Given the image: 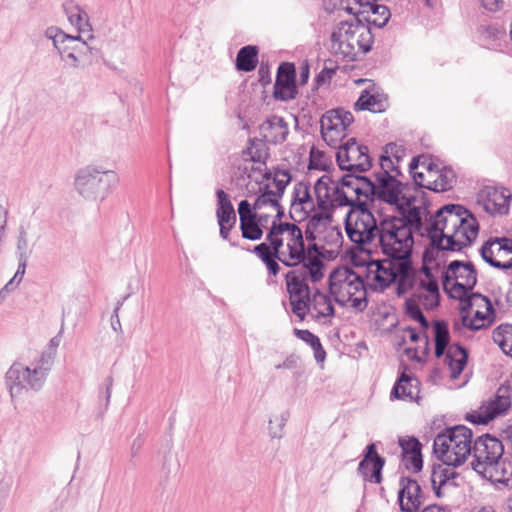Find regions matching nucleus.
Returning <instances> with one entry per match:
<instances>
[{
  "label": "nucleus",
  "instance_id": "nucleus-18",
  "mask_svg": "<svg viewBox=\"0 0 512 512\" xmlns=\"http://www.w3.org/2000/svg\"><path fill=\"white\" fill-rule=\"evenodd\" d=\"M369 82L368 87H366L360 94L358 100L354 103V109L359 111H370L373 113H381L384 112L388 106L387 97L384 94H381L377 91L374 83H371L368 79H354V84H364Z\"/></svg>",
  "mask_w": 512,
  "mask_h": 512
},
{
  "label": "nucleus",
  "instance_id": "nucleus-47",
  "mask_svg": "<svg viewBox=\"0 0 512 512\" xmlns=\"http://www.w3.org/2000/svg\"><path fill=\"white\" fill-rule=\"evenodd\" d=\"M357 163H354V174L363 173L372 167V158L369 155V149L365 145L356 147Z\"/></svg>",
  "mask_w": 512,
  "mask_h": 512
},
{
  "label": "nucleus",
  "instance_id": "nucleus-26",
  "mask_svg": "<svg viewBox=\"0 0 512 512\" xmlns=\"http://www.w3.org/2000/svg\"><path fill=\"white\" fill-rule=\"evenodd\" d=\"M366 12V10L356 11L354 9V36H357L358 47L364 54L371 50L374 39L371 25L363 23L365 20L362 18H364Z\"/></svg>",
  "mask_w": 512,
  "mask_h": 512
},
{
  "label": "nucleus",
  "instance_id": "nucleus-4",
  "mask_svg": "<svg viewBox=\"0 0 512 512\" xmlns=\"http://www.w3.org/2000/svg\"><path fill=\"white\" fill-rule=\"evenodd\" d=\"M472 431L464 425L448 427L433 443L435 455L447 466L458 467L471 455Z\"/></svg>",
  "mask_w": 512,
  "mask_h": 512
},
{
  "label": "nucleus",
  "instance_id": "nucleus-8",
  "mask_svg": "<svg viewBox=\"0 0 512 512\" xmlns=\"http://www.w3.org/2000/svg\"><path fill=\"white\" fill-rule=\"evenodd\" d=\"M308 279H310V273L303 271L299 267L285 274L291 311L300 320H304L307 315V307L311 295V290L307 283Z\"/></svg>",
  "mask_w": 512,
  "mask_h": 512
},
{
  "label": "nucleus",
  "instance_id": "nucleus-6",
  "mask_svg": "<svg viewBox=\"0 0 512 512\" xmlns=\"http://www.w3.org/2000/svg\"><path fill=\"white\" fill-rule=\"evenodd\" d=\"M503 454L504 446L498 438L489 434L481 435L471 446V455L474 458L471 463L472 468L484 478L501 480L495 477V470L501 465Z\"/></svg>",
  "mask_w": 512,
  "mask_h": 512
},
{
  "label": "nucleus",
  "instance_id": "nucleus-41",
  "mask_svg": "<svg viewBox=\"0 0 512 512\" xmlns=\"http://www.w3.org/2000/svg\"><path fill=\"white\" fill-rule=\"evenodd\" d=\"M492 338L506 355L512 357V325L498 326L493 330Z\"/></svg>",
  "mask_w": 512,
  "mask_h": 512
},
{
  "label": "nucleus",
  "instance_id": "nucleus-15",
  "mask_svg": "<svg viewBox=\"0 0 512 512\" xmlns=\"http://www.w3.org/2000/svg\"><path fill=\"white\" fill-rule=\"evenodd\" d=\"M385 459L377 452L376 444L370 443L366 446L363 459L358 465L357 472L364 481L379 484L382 481V470Z\"/></svg>",
  "mask_w": 512,
  "mask_h": 512
},
{
  "label": "nucleus",
  "instance_id": "nucleus-36",
  "mask_svg": "<svg viewBox=\"0 0 512 512\" xmlns=\"http://www.w3.org/2000/svg\"><path fill=\"white\" fill-rule=\"evenodd\" d=\"M461 313L469 312L473 309L483 311H495L490 299L480 293L469 292L463 298L458 299Z\"/></svg>",
  "mask_w": 512,
  "mask_h": 512
},
{
  "label": "nucleus",
  "instance_id": "nucleus-20",
  "mask_svg": "<svg viewBox=\"0 0 512 512\" xmlns=\"http://www.w3.org/2000/svg\"><path fill=\"white\" fill-rule=\"evenodd\" d=\"M324 252L325 249L314 242L305 246L306 261L299 268L310 273V280L313 283L319 282L324 277Z\"/></svg>",
  "mask_w": 512,
  "mask_h": 512
},
{
  "label": "nucleus",
  "instance_id": "nucleus-23",
  "mask_svg": "<svg viewBox=\"0 0 512 512\" xmlns=\"http://www.w3.org/2000/svg\"><path fill=\"white\" fill-rule=\"evenodd\" d=\"M427 182L425 188L434 192L448 191L455 182V173L451 168L443 167L434 171L432 165H428Z\"/></svg>",
  "mask_w": 512,
  "mask_h": 512
},
{
  "label": "nucleus",
  "instance_id": "nucleus-12",
  "mask_svg": "<svg viewBox=\"0 0 512 512\" xmlns=\"http://www.w3.org/2000/svg\"><path fill=\"white\" fill-rule=\"evenodd\" d=\"M512 193L504 187L486 186L477 194V204L490 215H505L509 212Z\"/></svg>",
  "mask_w": 512,
  "mask_h": 512
},
{
  "label": "nucleus",
  "instance_id": "nucleus-50",
  "mask_svg": "<svg viewBox=\"0 0 512 512\" xmlns=\"http://www.w3.org/2000/svg\"><path fill=\"white\" fill-rule=\"evenodd\" d=\"M338 66L334 65L331 60L325 62L323 69L318 73L314 79V84L316 88H319L323 84H325L328 80H330L335 74Z\"/></svg>",
  "mask_w": 512,
  "mask_h": 512
},
{
  "label": "nucleus",
  "instance_id": "nucleus-27",
  "mask_svg": "<svg viewBox=\"0 0 512 512\" xmlns=\"http://www.w3.org/2000/svg\"><path fill=\"white\" fill-rule=\"evenodd\" d=\"M467 359L468 353L463 346L458 343L449 346L444 361L448 365L452 379L459 377L467 364Z\"/></svg>",
  "mask_w": 512,
  "mask_h": 512
},
{
  "label": "nucleus",
  "instance_id": "nucleus-48",
  "mask_svg": "<svg viewBox=\"0 0 512 512\" xmlns=\"http://www.w3.org/2000/svg\"><path fill=\"white\" fill-rule=\"evenodd\" d=\"M249 144L250 145L247 147L246 153L250 156L251 161L254 163L265 164L268 158V153L263 148L264 144L253 139H249Z\"/></svg>",
  "mask_w": 512,
  "mask_h": 512
},
{
  "label": "nucleus",
  "instance_id": "nucleus-54",
  "mask_svg": "<svg viewBox=\"0 0 512 512\" xmlns=\"http://www.w3.org/2000/svg\"><path fill=\"white\" fill-rule=\"evenodd\" d=\"M332 196L331 201H333L334 207L349 206L352 208V199L347 196L346 192L339 185L333 187Z\"/></svg>",
  "mask_w": 512,
  "mask_h": 512
},
{
  "label": "nucleus",
  "instance_id": "nucleus-58",
  "mask_svg": "<svg viewBox=\"0 0 512 512\" xmlns=\"http://www.w3.org/2000/svg\"><path fill=\"white\" fill-rule=\"evenodd\" d=\"M258 81L259 83L266 87L272 82L271 72L268 62L261 61L258 69Z\"/></svg>",
  "mask_w": 512,
  "mask_h": 512
},
{
  "label": "nucleus",
  "instance_id": "nucleus-52",
  "mask_svg": "<svg viewBox=\"0 0 512 512\" xmlns=\"http://www.w3.org/2000/svg\"><path fill=\"white\" fill-rule=\"evenodd\" d=\"M288 258L292 263H296V267L300 264L304 265L306 261L305 257V246H297L295 244L287 243Z\"/></svg>",
  "mask_w": 512,
  "mask_h": 512
},
{
  "label": "nucleus",
  "instance_id": "nucleus-59",
  "mask_svg": "<svg viewBox=\"0 0 512 512\" xmlns=\"http://www.w3.org/2000/svg\"><path fill=\"white\" fill-rule=\"evenodd\" d=\"M287 232L291 236V240H292L291 244H295V245L301 246V247L305 246L303 232L296 224L289 223V228H288Z\"/></svg>",
  "mask_w": 512,
  "mask_h": 512
},
{
  "label": "nucleus",
  "instance_id": "nucleus-35",
  "mask_svg": "<svg viewBox=\"0 0 512 512\" xmlns=\"http://www.w3.org/2000/svg\"><path fill=\"white\" fill-rule=\"evenodd\" d=\"M496 318L495 311L474 310L473 317L468 312L462 313V324L470 330L477 331L489 327Z\"/></svg>",
  "mask_w": 512,
  "mask_h": 512
},
{
  "label": "nucleus",
  "instance_id": "nucleus-1",
  "mask_svg": "<svg viewBox=\"0 0 512 512\" xmlns=\"http://www.w3.org/2000/svg\"><path fill=\"white\" fill-rule=\"evenodd\" d=\"M399 216H388L377 225L370 211L363 210L354 219V253L378 237L383 254L388 260L411 257L414 236L427 237L431 247L438 251H460L478 235L476 219L461 205L448 204L427 218L424 203L415 204L414 198L398 206Z\"/></svg>",
  "mask_w": 512,
  "mask_h": 512
},
{
  "label": "nucleus",
  "instance_id": "nucleus-17",
  "mask_svg": "<svg viewBox=\"0 0 512 512\" xmlns=\"http://www.w3.org/2000/svg\"><path fill=\"white\" fill-rule=\"evenodd\" d=\"M398 491V503L401 512H418L424 503L419 483L409 477H401Z\"/></svg>",
  "mask_w": 512,
  "mask_h": 512
},
{
  "label": "nucleus",
  "instance_id": "nucleus-22",
  "mask_svg": "<svg viewBox=\"0 0 512 512\" xmlns=\"http://www.w3.org/2000/svg\"><path fill=\"white\" fill-rule=\"evenodd\" d=\"M259 129L264 141L274 145L282 144L289 134L288 123L283 117L277 115L269 117Z\"/></svg>",
  "mask_w": 512,
  "mask_h": 512
},
{
  "label": "nucleus",
  "instance_id": "nucleus-37",
  "mask_svg": "<svg viewBox=\"0 0 512 512\" xmlns=\"http://www.w3.org/2000/svg\"><path fill=\"white\" fill-rule=\"evenodd\" d=\"M258 47L254 45H246L237 53L236 69L243 72L253 71L258 64Z\"/></svg>",
  "mask_w": 512,
  "mask_h": 512
},
{
  "label": "nucleus",
  "instance_id": "nucleus-29",
  "mask_svg": "<svg viewBox=\"0 0 512 512\" xmlns=\"http://www.w3.org/2000/svg\"><path fill=\"white\" fill-rule=\"evenodd\" d=\"M359 10H366L367 12L362 19L365 20L366 23L378 28L384 27L391 17L388 7L377 4L376 2H361Z\"/></svg>",
  "mask_w": 512,
  "mask_h": 512
},
{
  "label": "nucleus",
  "instance_id": "nucleus-53",
  "mask_svg": "<svg viewBox=\"0 0 512 512\" xmlns=\"http://www.w3.org/2000/svg\"><path fill=\"white\" fill-rule=\"evenodd\" d=\"M435 344L448 346L449 331L447 324L442 321H437L434 324Z\"/></svg>",
  "mask_w": 512,
  "mask_h": 512
},
{
  "label": "nucleus",
  "instance_id": "nucleus-10",
  "mask_svg": "<svg viewBox=\"0 0 512 512\" xmlns=\"http://www.w3.org/2000/svg\"><path fill=\"white\" fill-rule=\"evenodd\" d=\"M511 406V388L501 385L493 399L480 407V412L467 415V420L473 424H487L497 416L507 412Z\"/></svg>",
  "mask_w": 512,
  "mask_h": 512
},
{
  "label": "nucleus",
  "instance_id": "nucleus-31",
  "mask_svg": "<svg viewBox=\"0 0 512 512\" xmlns=\"http://www.w3.org/2000/svg\"><path fill=\"white\" fill-rule=\"evenodd\" d=\"M65 14L67 15L70 24L77 28L79 34L92 32V26L89 22L88 14L81 9L78 4L74 2H67L63 5Z\"/></svg>",
  "mask_w": 512,
  "mask_h": 512
},
{
  "label": "nucleus",
  "instance_id": "nucleus-63",
  "mask_svg": "<svg viewBox=\"0 0 512 512\" xmlns=\"http://www.w3.org/2000/svg\"><path fill=\"white\" fill-rule=\"evenodd\" d=\"M404 461H405L406 467L407 468L411 467L414 470V472L420 471L423 467V459H422L421 452L408 455V459L404 460Z\"/></svg>",
  "mask_w": 512,
  "mask_h": 512
},
{
  "label": "nucleus",
  "instance_id": "nucleus-30",
  "mask_svg": "<svg viewBox=\"0 0 512 512\" xmlns=\"http://www.w3.org/2000/svg\"><path fill=\"white\" fill-rule=\"evenodd\" d=\"M307 313H311L316 319L332 317L334 315V307L330 298L319 289H316L313 295L309 297Z\"/></svg>",
  "mask_w": 512,
  "mask_h": 512
},
{
  "label": "nucleus",
  "instance_id": "nucleus-5",
  "mask_svg": "<svg viewBox=\"0 0 512 512\" xmlns=\"http://www.w3.org/2000/svg\"><path fill=\"white\" fill-rule=\"evenodd\" d=\"M119 183L114 170L98 165L80 168L74 178V187L80 196L90 201H103Z\"/></svg>",
  "mask_w": 512,
  "mask_h": 512
},
{
  "label": "nucleus",
  "instance_id": "nucleus-19",
  "mask_svg": "<svg viewBox=\"0 0 512 512\" xmlns=\"http://www.w3.org/2000/svg\"><path fill=\"white\" fill-rule=\"evenodd\" d=\"M354 214L357 216L363 211H369L368 207L376 198V181L368 176L354 174Z\"/></svg>",
  "mask_w": 512,
  "mask_h": 512
},
{
  "label": "nucleus",
  "instance_id": "nucleus-60",
  "mask_svg": "<svg viewBox=\"0 0 512 512\" xmlns=\"http://www.w3.org/2000/svg\"><path fill=\"white\" fill-rule=\"evenodd\" d=\"M505 465H506V462L502 458L501 465L497 466V468L495 470V475H496L495 477H498L501 480H492L493 482L508 484V482L511 480L512 469H511V471H508Z\"/></svg>",
  "mask_w": 512,
  "mask_h": 512
},
{
  "label": "nucleus",
  "instance_id": "nucleus-40",
  "mask_svg": "<svg viewBox=\"0 0 512 512\" xmlns=\"http://www.w3.org/2000/svg\"><path fill=\"white\" fill-rule=\"evenodd\" d=\"M398 147L395 143H388L385 146V154L380 156V171L376 172L375 176H383V174H392L396 176H401V172L399 168L394 164L392 159L388 156V154H393L397 161H399V156H397Z\"/></svg>",
  "mask_w": 512,
  "mask_h": 512
},
{
  "label": "nucleus",
  "instance_id": "nucleus-51",
  "mask_svg": "<svg viewBox=\"0 0 512 512\" xmlns=\"http://www.w3.org/2000/svg\"><path fill=\"white\" fill-rule=\"evenodd\" d=\"M289 413L287 411L281 413V415L276 418L277 425L273 426V421H269V435L275 439H281L283 437V428L288 420Z\"/></svg>",
  "mask_w": 512,
  "mask_h": 512
},
{
  "label": "nucleus",
  "instance_id": "nucleus-21",
  "mask_svg": "<svg viewBox=\"0 0 512 512\" xmlns=\"http://www.w3.org/2000/svg\"><path fill=\"white\" fill-rule=\"evenodd\" d=\"M352 21H341L331 34V48L336 55L352 60Z\"/></svg>",
  "mask_w": 512,
  "mask_h": 512
},
{
  "label": "nucleus",
  "instance_id": "nucleus-11",
  "mask_svg": "<svg viewBox=\"0 0 512 512\" xmlns=\"http://www.w3.org/2000/svg\"><path fill=\"white\" fill-rule=\"evenodd\" d=\"M299 94L296 66L292 62H281L276 71L273 98L276 101L288 102Z\"/></svg>",
  "mask_w": 512,
  "mask_h": 512
},
{
  "label": "nucleus",
  "instance_id": "nucleus-42",
  "mask_svg": "<svg viewBox=\"0 0 512 512\" xmlns=\"http://www.w3.org/2000/svg\"><path fill=\"white\" fill-rule=\"evenodd\" d=\"M241 235L244 239L256 241L260 240L263 236V229L259 225V218L253 216L252 219H248L240 222Z\"/></svg>",
  "mask_w": 512,
  "mask_h": 512
},
{
  "label": "nucleus",
  "instance_id": "nucleus-46",
  "mask_svg": "<svg viewBox=\"0 0 512 512\" xmlns=\"http://www.w3.org/2000/svg\"><path fill=\"white\" fill-rule=\"evenodd\" d=\"M418 299L414 296L406 300V313L411 317L413 320L419 322L421 327L423 329H427L429 327V322L424 316L423 312L421 311L419 305H418Z\"/></svg>",
  "mask_w": 512,
  "mask_h": 512
},
{
  "label": "nucleus",
  "instance_id": "nucleus-25",
  "mask_svg": "<svg viewBox=\"0 0 512 512\" xmlns=\"http://www.w3.org/2000/svg\"><path fill=\"white\" fill-rule=\"evenodd\" d=\"M419 380L408 375L405 371L399 376L392 391L391 398L416 400L419 396Z\"/></svg>",
  "mask_w": 512,
  "mask_h": 512
},
{
  "label": "nucleus",
  "instance_id": "nucleus-32",
  "mask_svg": "<svg viewBox=\"0 0 512 512\" xmlns=\"http://www.w3.org/2000/svg\"><path fill=\"white\" fill-rule=\"evenodd\" d=\"M333 183L334 181L330 175H323L314 184V193L319 210L334 209L333 201H331L333 188L330 187Z\"/></svg>",
  "mask_w": 512,
  "mask_h": 512
},
{
  "label": "nucleus",
  "instance_id": "nucleus-2",
  "mask_svg": "<svg viewBox=\"0 0 512 512\" xmlns=\"http://www.w3.org/2000/svg\"><path fill=\"white\" fill-rule=\"evenodd\" d=\"M396 284L398 296L416 287V270L411 257L397 260H374L370 254L362 257L354 253V295L366 290L383 291L390 284Z\"/></svg>",
  "mask_w": 512,
  "mask_h": 512
},
{
  "label": "nucleus",
  "instance_id": "nucleus-38",
  "mask_svg": "<svg viewBox=\"0 0 512 512\" xmlns=\"http://www.w3.org/2000/svg\"><path fill=\"white\" fill-rule=\"evenodd\" d=\"M482 259L487 262L490 266L501 269L503 271L512 270V258L508 261H502L496 257V247L492 240L487 241L483 244L480 249Z\"/></svg>",
  "mask_w": 512,
  "mask_h": 512
},
{
  "label": "nucleus",
  "instance_id": "nucleus-7",
  "mask_svg": "<svg viewBox=\"0 0 512 512\" xmlns=\"http://www.w3.org/2000/svg\"><path fill=\"white\" fill-rule=\"evenodd\" d=\"M477 283V272L472 262L454 260L443 273V289L453 299L463 298Z\"/></svg>",
  "mask_w": 512,
  "mask_h": 512
},
{
  "label": "nucleus",
  "instance_id": "nucleus-34",
  "mask_svg": "<svg viewBox=\"0 0 512 512\" xmlns=\"http://www.w3.org/2000/svg\"><path fill=\"white\" fill-rule=\"evenodd\" d=\"M455 476L456 472L453 470V466H447L443 464L433 468L431 474V483L438 498L443 497V488L446 485H449Z\"/></svg>",
  "mask_w": 512,
  "mask_h": 512
},
{
  "label": "nucleus",
  "instance_id": "nucleus-9",
  "mask_svg": "<svg viewBox=\"0 0 512 512\" xmlns=\"http://www.w3.org/2000/svg\"><path fill=\"white\" fill-rule=\"evenodd\" d=\"M349 112L341 108L332 109L322 115L320 119V128L322 139L332 148L346 137V130L350 125Z\"/></svg>",
  "mask_w": 512,
  "mask_h": 512
},
{
  "label": "nucleus",
  "instance_id": "nucleus-61",
  "mask_svg": "<svg viewBox=\"0 0 512 512\" xmlns=\"http://www.w3.org/2000/svg\"><path fill=\"white\" fill-rule=\"evenodd\" d=\"M28 239L27 232L23 227L19 229V237L17 241V250L19 252V258H27Z\"/></svg>",
  "mask_w": 512,
  "mask_h": 512
},
{
  "label": "nucleus",
  "instance_id": "nucleus-44",
  "mask_svg": "<svg viewBox=\"0 0 512 512\" xmlns=\"http://www.w3.org/2000/svg\"><path fill=\"white\" fill-rule=\"evenodd\" d=\"M292 181V175L288 169L274 168L273 183L276 187L274 190L277 198L280 200L284 195L286 187Z\"/></svg>",
  "mask_w": 512,
  "mask_h": 512
},
{
  "label": "nucleus",
  "instance_id": "nucleus-33",
  "mask_svg": "<svg viewBox=\"0 0 512 512\" xmlns=\"http://www.w3.org/2000/svg\"><path fill=\"white\" fill-rule=\"evenodd\" d=\"M217 210L216 217L218 224H236V213L229 199L228 194L223 189L216 191Z\"/></svg>",
  "mask_w": 512,
  "mask_h": 512
},
{
  "label": "nucleus",
  "instance_id": "nucleus-45",
  "mask_svg": "<svg viewBox=\"0 0 512 512\" xmlns=\"http://www.w3.org/2000/svg\"><path fill=\"white\" fill-rule=\"evenodd\" d=\"M320 213H315L309 217L307 225L314 228L315 230L325 229L331 224L333 220L334 209L326 208V210H320Z\"/></svg>",
  "mask_w": 512,
  "mask_h": 512
},
{
  "label": "nucleus",
  "instance_id": "nucleus-49",
  "mask_svg": "<svg viewBox=\"0 0 512 512\" xmlns=\"http://www.w3.org/2000/svg\"><path fill=\"white\" fill-rule=\"evenodd\" d=\"M399 446L402 449L403 460L408 459V455L421 452L422 445L415 437H408L399 440Z\"/></svg>",
  "mask_w": 512,
  "mask_h": 512
},
{
  "label": "nucleus",
  "instance_id": "nucleus-62",
  "mask_svg": "<svg viewBox=\"0 0 512 512\" xmlns=\"http://www.w3.org/2000/svg\"><path fill=\"white\" fill-rule=\"evenodd\" d=\"M289 228V222H276L274 220L272 225L267 233L266 239H270L271 236L278 237L279 235L287 232Z\"/></svg>",
  "mask_w": 512,
  "mask_h": 512
},
{
  "label": "nucleus",
  "instance_id": "nucleus-43",
  "mask_svg": "<svg viewBox=\"0 0 512 512\" xmlns=\"http://www.w3.org/2000/svg\"><path fill=\"white\" fill-rule=\"evenodd\" d=\"M352 147V138L346 139L345 141H341L335 149H338L336 152V161L339 168L346 172L352 171V164L350 163V155L349 151Z\"/></svg>",
  "mask_w": 512,
  "mask_h": 512
},
{
  "label": "nucleus",
  "instance_id": "nucleus-39",
  "mask_svg": "<svg viewBox=\"0 0 512 512\" xmlns=\"http://www.w3.org/2000/svg\"><path fill=\"white\" fill-rule=\"evenodd\" d=\"M294 334L298 339H301L302 341L309 344V346L312 348L314 352V358L318 363L324 362L326 358V351L324 350L318 336H316L307 329L297 328L294 329Z\"/></svg>",
  "mask_w": 512,
  "mask_h": 512
},
{
  "label": "nucleus",
  "instance_id": "nucleus-56",
  "mask_svg": "<svg viewBox=\"0 0 512 512\" xmlns=\"http://www.w3.org/2000/svg\"><path fill=\"white\" fill-rule=\"evenodd\" d=\"M351 287L352 286H346V285H343V286H339L338 290H339V295L338 294H331L334 298V301L341 305V306H344L346 305L347 303H349L350 301H352V291H351Z\"/></svg>",
  "mask_w": 512,
  "mask_h": 512
},
{
  "label": "nucleus",
  "instance_id": "nucleus-13",
  "mask_svg": "<svg viewBox=\"0 0 512 512\" xmlns=\"http://www.w3.org/2000/svg\"><path fill=\"white\" fill-rule=\"evenodd\" d=\"M413 296L426 309H434L439 305L438 281L429 268L423 267L420 271H416V287Z\"/></svg>",
  "mask_w": 512,
  "mask_h": 512
},
{
  "label": "nucleus",
  "instance_id": "nucleus-14",
  "mask_svg": "<svg viewBox=\"0 0 512 512\" xmlns=\"http://www.w3.org/2000/svg\"><path fill=\"white\" fill-rule=\"evenodd\" d=\"M375 179L377 199L396 205L397 208L399 205L404 204L407 198H414L416 200L414 196L406 197L403 195L400 197L403 184L397 179L396 175L384 173L383 176H375Z\"/></svg>",
  "mask_w": 512,
  "mask_h": 512
},
{
  "label": "nucleus",
  "instance_id": "nucleus-24",
  "mask_svg": "<svg viewBox=\"0 0 512 512\" xmlns=\"http://www.w3.org/2000/svg\"><path fill=\"white\" fill-rule=\"evenodd\" d=\"M345 257L350 264L348 263L344 267L334 268L329 275L328 283L330 294L339 295V286H352V280L350 279V276H352V246L346 247Z\"/></svg>",
  "mask_w": 512,
  "mask_h": 512
},
{
  "label": "nucleus",
  "instance_id": "nucleus-16",
  "mask_svg": "<svg viewBox=\"0 0 512 512\" xmlns=\"http://www.w3.org/2000/svg\"><path fill=\"white\" fill-rule=\"evenodd\" d=\"M315 210L310 193V183L300 181L294 185L293 197L289 218L295 222H301L309 217V213Z\"/></svg>",
  "mask_w": 512,
  "mask_h": 512
},
{
  "label": "nucleus",
  "instance_id": "nucleus-64",
  "mask_svg": "<svg viewBox=\"0 0 512 512\" xmlns=\"http://www.w3.org/2000/svg\"><path fill=\"white\" fill-rule=\"evenodd\" d=\"M252 252L261 260L264 261L267 258L274 256L272 254L271 248L269 245L265 242H262L256 246H254Z\"/></svg>",
  "mask_w": 512,
  "mask_h": 512
},
{
  "label": "nucleus",
  "instance_id": "nucleus-28",
  "mask_svg": "<svg viewBox=\"0 0 512 512\" xmlns=\"http://www.w3.org/2000/svg\"><path fill=\"white\" fill-rule=\"evenodd\" d=\"M77 41H81L80 35L72 36V35L64 33L62 30L56 31L55 35L53 36V45L55 46V48L58 50V52L61 55L65 54L68 49L77 51L82 55H87L88 53L91 55H94V54L98 53L97 49H94V48L88 46L87 43L84 41L80 45L61 46V45L65 44V42L75 43Z\"/></svg>",
  "mask_w": 512,
  "mask_h": 512
},
{
  "label": "nucleus",
  "instance_id": "nucleus-57",
  "mask_svg": "<svg viewBox=\"0 0 512 512\" xmlns=\"http://www.w3.org/2000/svg\"><path fill=\"white\" fill-rule=\"evenodd\" d=\"M103 387L104 389H101L100 392H99V400L102 401L104 399V406H105V409L108 408L109 406V403H110V398H111V393H112V387H113V377L112 376H107L103 382Z\"/></svg>",
  "mask_w": 512,
  "mask_h": 512
},
{
  "label": "nucleus",
  "instance_id": "nucleus-55",
  "mask_svg": "<svg viewBox=\"0 0 512 512\" xmlns=\"http://www.w3.org/2000/svg\"><path fill=\"white\" fill-rule=\"evenodd\" d=\"M238 214H239L240 222H242V219L244 221H246L248 219H252L253 216L255 218H260V216H258V213L256 211H254V209L252 208V205L247 200H242L238 204Z\"/></svg>",
  "mask_w": 512,
  "mask_h": 512
},
{
  "label": "nucleus",
  "instance_id": "nucleus-3",
  "mask_svg": "<svg viewBox=\"0 0 512 512\" xmlns=\"http://www.w3.org/2000/svg\"><path fill=\"white\" fill-rule=\"evenodd\" d=\"M55 353L43 351L38 360L29 366L13 363L5 374V383L12 399L21 396L24 391H40L52 370Z\"/></svg>",
  "mask_w": 512,
  "mask_h": 512
}]
</instances>
